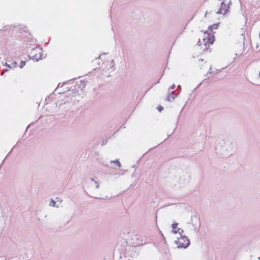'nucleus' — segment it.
<instances>
[{
  "instance_id": "obj_22",
  "label": "nucleus",
  "mask_w": 260,
  "mask_h": 260,
  "mask_svg": "<svg viewBox=\"0 0 260 260\" xmlns=\"http://www.w3.org/2000/svg\"><path fill=\"white\" fill-rule=\"evenodd\" d=\"M260 260V259H259Z\"/></svg>"
},
{
  "instance_id": "obj_16",
  "label": "nucleus",
  "mask_w": 260,
  "mask_h": 260,
  "mask_svg": "<svg viewBox=\"0 0 260 260\" xmlns=\"http://www.w3.org/2000/svg\"><path fill=\"white\" fill-rule=\"evenodd\" d=\"M5 66L8 67L9 68H11V67L9 64H7V63H5Z\"/></svg>"
},
{
  "instance_id": "obj_1",
  "label": "nucleus",
  "mask_w": 260,
  "mask_h": 260,
  "mask_svg": "<svg viewBox=\"0 0 260 260\" xmlns=\"http://www.w3.org/2000/svg\"><path fill=\"white\" fill-rule=\"evenodd\" d=\"M216 151L218 155L228 157L234 154L236 151V147L234 141L230 138L220 140L216 146Z\"/></svg>"
},
{
  "instance_id": "obj_6",
  "label": "nucleus",
  "mask_w": 260,
  "mask_h": 260,
  "mask_svg": "<svg viewBox=\"0 0 260 260\" xmlns=\"http://www.w3.org/2000/svg\"><path fill=\"white\" fill-rule=\"evenodd\" d=\"M91 185L94 186L96 189H99L100 187L101 183L98 178H90Z\"/></svg>"
},
{
  "instance_id": "obj_20",
  "label": "nucleus",
  "mask_w": 260,
  "mask_h": 260,
  "mask_svg": "<svg viewBox=\"0 0 260 260\" xmlns=\"http://www.w3.org/2000/svg\"><path fill=\"white\" fill-rule=\"evenodd\" d=\"M258 35H259V38H260V31H259V32Z\"/></svg>"
},
{
  "instance_id": "obj_7",
  "label": "nucleus",
  "mask_w": 260,
  "mask_h": 260,
  "mask_svg": "<svg viewBox=\"0 0 260 260\" xmlns=\"http://www.w3.org/2000/svg\"><path fill=\"white\" fill-rule=\"evenodd\" d=\"M49 206L52 207L59 208V204H57L55 201L52 199H50Z\"/></svg>"
},
{
  "instance_id": "obj_17",
  "label": "nucleus",
  "mask_w": 260,
  "mask_h": 260,
  "mask_svg": "<svg viewBox=\"0 0 260 260\" xmlns=\"http://www.w3.org/2000/svg\"><path fill=\"white\" fill-rule=\"evenodd\" d=\"M111 63H112L111 67H113V64H114L113 60H111Z\"/></svg>"
},
{
  "instance_id": "obj_21",
  "label": "nucleus",
  "mask_w": 260,
  "mask_h": 260,
  "mask_svg": "<svg viewBox=\"0 0 260 260\" xmlns=\"http://www.w3.org/2000/svg\"><path fill=\"white\" fill-rule=\"evenodd\" d=\"M172 100H174V97H172Z\"/></svg>"
},
{
  "instance_id": "obj_13",
  "label": "nucleus",
  "mask_w": 260,
  "mask_h": 260,
  "mask_svg": "<svg viewBox=\"0 0 260 260\" xmlns=\"http://www.w3.org/2000/svg\"><path fill=\"white\" fill-rule=\"evenodd\" d=\"M257 79L260 81V70L257 77Z\"/></svg>"
},
{
  "instance_id": "obj_8",
  "label": "nucleus",
  "mask_w": 260,
  "mask_h": 260,
  "mask_svg": "<svg viewBox=\"0 0 260 260\" xmlns=\"http://www.w3.org/2000/svg\"><path fill=\"white\" fill-rule=\"evenodd\" d=\"M202 69H203L204 70H206V69H208V70L207 71V73H209V74H211L212 73V72L211 71V66L210 64L209 63H205V65L204 66V67L202 68Z\"/></svg>"
},
{
  "instance_id": "obj_19",
  "label": "nucleus",
  "mask_w": 260,
  "mask_h": 260,
  "mask_svg": "<svg viewBox=\"0 0 260 260\" xmlns=\"http://www.w3.org/2000/svg\"><path fill=\"white\" fill-rule=\"evenodd\" d=\"M14 67H16V62H14Z\"/></svg>"
},
{
  "instance_id": "obj_12",
  "label": "nucleus",
  "mask_w": 260,
  "mask_h": 260,
  "mask_svg": "<svg viewBox=\"0 0 260 260\" xmlns=\"http://www.w3.org/2000/svg\"><path fill=\"white\" fill-rule=\"evenodd\" d=\"M25 62L24 61H22L20 63V68H22L23 66L25 65Z\"/></svg>"
},
{
  "instance_id": "obj_2",
  "label": "nucleus",
  "mask_w": 260,
  "mask_h": 260,
  "mask_svg": "<svg viewBox=\"0 0 260 260\" xmlns=\"http://www.w3.org/2000/svg\"><path fill=\"white\" fill-rule=\"evenodd\" d=\"M180 237H177L175 243L178 248H185L189 245V240L187 237L182 236V234L179 235Z\"/></svg>"
},
{
  "instance_id": "obj_4",
  "label": "nucleus",
  "mask_w": 260,
  "mask_h": 260,
  "mask_svg": "<svg viewBox=\"0 0 260 260\" xmlns=\"http://www.w3.org/2000/svg\"><path fill=\"white\" fill-rule=\"evenodd\" d=\"M229 6L226 5L224 2H222L221 4L220 9L217 11V14H222L225 15L228 11Z\"/></svg>"
},
{
  "instance_id": "obj_14",
  "label": "nucleus",
  "mask_w": 260,
  "mask_h": 260,
  "mask_svg": "<svg viewBox=\"0 0 260 260\" xmlns=\"http://www.w3.org/2000/svg\"><path fill=\"white\" fill-rule=\"evenodd\" d=\"M158 110L159 111H161L162 110V107L161 106H159L158 107Z\"/></svg>"
},
{
  "instance_id": "obj_11",
  "label": "nucleus",
  "mask_w": 260,
  "mask_h": 260,
  "mask_svg": "<svg viewBox=\"0 0 260 260\" xmlns=\"http://www.w3.org/2000/svg\"><path fill=\"white\" fill-rule=\"evenodd\" d=\"M55 201L57 204H59V206L62 202V200L60 198H59V197L56 198Z\"/></svg>"
},
{
  "instance_id": "obj_15",
  "label": "nucleus",
  "mask_w": 260,
  "mask_h": 260,
  "mask_svg": "<svg viewBox=\"0 0 260 260\" xmlns=\"http://www.w3.org/2000/svg\"><path fill=\"white\" fill-rule=\"evenodd\" d=\"M175 85L173 84V85H172V86L170 87V89H171V90H172V89H173L175 88Z\"/></svg>"
},
{
  "instance_id": "obj_18",
  "label": "nucleus",
  "mask_w": 260,
  "mask_h": 260,
  "mask_svg": "<svg viewBox=\"0 0 260 260\" xmlns=\"http://www.w3.org/2000/svg\"><path fill=\"white\" fill-rule=\"evenodd\" d=\"M168 101H171V99H170V98L169 97L168 98Z\"/></svg>"
},
{
  "instance_id": "obj_5",
  "label": "nucleus",
  "mask_w": 260,
  "mask_h": 260,
  "mask_svg": "<svg viewBox=\"0 0 260 260\" xmlns=\"http://www.w3.org/2000/svg\"><path fill=\"white\" fill-rule=\"evenodd\" d=\"M172 233L175 235H181L183 233V230L178 227V223H173L172 224Z\"/></svg>"
},
{
  "instance_id": "obj_3",
  "label": "nucleus",
  "mask_w": 260,
  "mask_h": 260,
  "mask_svg": "<svg viewBox=\"0 0 260 260\" xmlns=\"http://www.w3.org/2000/svg\"><path fill=\"white\" fill-rule=\"evenodd\" d=\"M204 37L203 41L205 45H209L212 44L214 42V37L212 35L205 31L204 33Z\"/></svg>"
},
{
  "instance_id": "obj_10",
  "label": "nucleus",
  "mask_w": 260,
  "mask_h": 260,
  "mask_svg": "<svg viewBox=\"0 0 260 260\" xmlns=\"http://www.w3.org/2000/svg\"><path fill=\"white\" fill-rule=\"evenodd\" d=\"M218 24H219L218 23H217V24H213L211 26H210L209 27V30H210L211 31H212L213 29H217V28L218 27Z\"/></svg>"
},
{
  "instance_id": "obj_9",
  "label": "nucleus",
  "mask_w": 260,
  "mask_h": 260,
  "mask_svg": "<svg viewBox=\"0 0 260 260\" xmlns=\"http://www.w3.org/2000/svg\"><path fill=\"white\" fill-rule=\"evenodd\" d=\"M111 164H114L115 165V167H112L113 168H115L116 167L120 168L121 167V165L119 161L117 159L114 160H111Z\"/></svg>"
}]
</instances>
